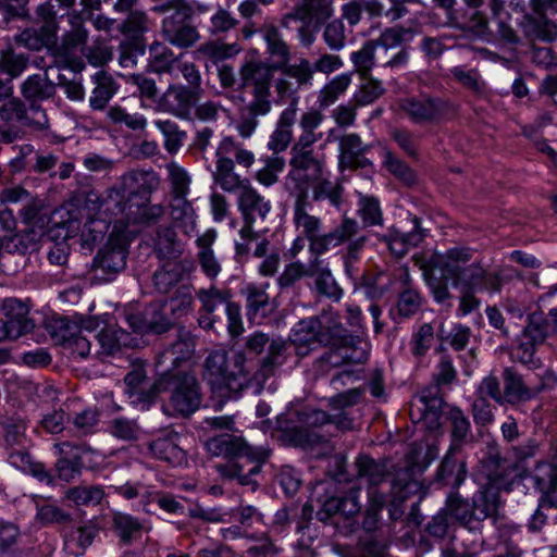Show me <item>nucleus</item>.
Returning a JSON list of instances; mask_svg holds the SVG:
<instances>
[{
    "label": "nucleus",
    "instance_id": "09e8293b",
    "mask_svg": "<svg viewBox=\"0 0 557 557\" xmlns=\"http://www.w3.org/2000/svg\"><path fill=\"white\" fill-rule=\"evenodd\" d=\"M412 223V231L406 234L395 232L388 238L385 237L391 252L399 258L407 252L409 247H416L424 237V231L421 228L419 218L414 216Z\"/></svg>",
    "mask_w": 557,
    "mask_h": 557
},
{
    "label": "nucleus",
    "instance_id": "bf43d9fd",
    "mask_svg": "<svg viewBox=\"0 0 557 557\" xmlns=\"http://www.w3.org/2000/svg\"><path fill=\"white\" fill-rule=\"evenodd\" d=\"M107 117L114 125H124L132 131H144L147 119L139 113H129L120 104L110 106L107 109Z\"/></svg>",
    "mask_w": 557,
    "mask_h": 557
},
{
    "label": "nucleus",
    "instance_id": "c85d7f7f",
    "mask_svg": "<svg viewBox=\"0 0 557 557\" xmlns=\"http://www.w3.org/2000/svg\"><path fill=\"white\" fill-rule=\"evenodd\" d=\"M160 178L153 171L136 170L122 176L121 185L117 187L124 196L139 198H151V194L159 188Z\"/></svg>",
    "mask_w": 557,
    "mask_h": 557
},
{
    "label": "nucleus",
    "instance_id": "6ab92c4d",
    "mask_svg": "<svg viewBox=\"0 0 557 557\" xmlns=\"http://www.w3.org/2000/svg\"><path fill=\"white\" fill-rule=\"evenodd\" d=\"M468 253L460 249H450L445 259L440 261L442 276L450 277L456 284H463L469 288H479L485 277V270L478 263L466 268L460 267L459 261H467Z\"/></svg>",
    "mask_w": 557,
    "mask_h": 557
},
{
    "label": "nucleus",
    "instance_id": "e2e57ef3",
    "mask_svg": "<svg viewBox=\"0 0 557 557\" xmlns=\"http://www.w3.org/2000/svg\"><path fill=\"white\" fill-rule=\"evenodd\" d=\"M351 62L356 71L367 78L373 67H377L375 41L368 40L361 49L351 53Z\"/></svg>",
    "mask_w": 557,
    "mask_h": 557
},
{
    "label": "nucleus",
    "instance_id": "4d7b16f0",
    "mask_svg": "<svg viewBox=\"0 0 557 557\" xmlns=\"http://www.w3.org/2000/svg\"><path fill=\"white\" fill-rule=\"evenodd\" d=\"M195 351V343L190 336L178 338L170 348L165 349L160 358L162 362H170L174 368L191 359Z\"/></svg>",
    "mask_w": 557,
    "mask_h": 557
},
{
    "label": "nucleus",
    "instance_id": "39448f33",
    "mask_svg": "<svg viewBox=\"0 0 557 557\" xmlns=\"http://www.w3.org/2000/svg\"><path fill=\"white\" fill-rule=\"evenodd\" d=\"M433 2L448 12L453 27L481 39L491 34L490 20L499 18L506 3L505 0H461V5L456 8V0Z\"/></svg>",
    "mask_w": 557,
    "mask_h": 557
},
{
    "label": "nucleus",
    "instance_id": "f8f14e48",
    "mask_svg": "<svg viewBox=\"0 0 557 557\" xmlns=\"http://www.w3.org/2000/svg\"><path fill=\"white\" fill-rule=\"evenodd\" d=\"M529 323L523 329L522 339L515 350V358L529 369H539L541 360L535 357V346L554 333L557 322L552 323L545 315H528Z\"/></svg>",
    "mask_w": 557,
    "mask_h": 557
},
{
    "label": "nucleus",
    "instance_id": "052dcab7",
    "mask_svg": "<svg viewBox=\"0 0 557 557\" xmlns=\"http://www.w3.org/2000/svg\"><path fill=\"white\" fill-rule=\"evenodd\" d=\"M104 492L97 485H78L65 492V498L76 506H96L103 499Z\"/></svg>",
    "mask_w": 557,
    "mask_h": 557
},
{
    "label": "nucleus",
    "instance_id": "b1692460",
    "mask_svg": "<svg viewBox=\"0 0 557 557\" xmlns=\"http://www.w3.org/2000/svg\"><path fill=\"white\" fill-rule=\"evenodd\" d=\"M126 197L122 201L120 214L128 223L140 226H152L164 215L165 209L162 205H152L148 198Z\"/></svg>",
    "mask_w": 557,
    "mask_h": 557
},
{
    "label": "nucleus",
    "instance_id": "338daca9",
    "mask_svg": "<svg viewBox=\"0 0 557 557\" xmlns=\"http://www.w3.org/2000/svg\"><path fill=\"white\" fill-rule=\"evenodd\" d=\"M55 36L44 34V29L25 28L15 36V44L33 51H39L54 41Z\"/></svg>",
    "mask_w": 557,
    "mask_h": 557
},
{
    "label": "nucleus",
    "instance_id": "9d476101",
    "mask_svg": "<svg viewBox=\"0 0 557 557\" xmlns=\"http://www.w3.org/2000/svg\"><path fill=\"white\" fill-rule=\"evenodd\" d=\"M312 416L313 409L311 405L300 400L292 403L287 411L281 414L277 420L283 441L294 447H310L313 425Z\"/></svg>",
    "mask_w": 557,
    "mask_h": 557
},
{
    "label": "nucleus",
    "instance_id": "2eb2a0df",
    "mask_svg": "<svg viewBox=\"0 0 557 557\" xmlns=\"http://www.w3.org/2000/svg\"><path fill=\"white\" fill-rule=\"evenodd\" d=\"M191 20L193 10L190 5L163 17L160 29L163 40L180 49H188L195 46L200 39V34Z\"/></svg>",
    "mask_w": 557,
    "mask_h": 557
},
{
    "label": "nucleus",
    "instance_id": "72a5a7b5",
    "mask_svg": "<svg viewBox=\"0 0 557 557\" xmlns=\"http://www.w3.org/2000/svg\"><path fill=\"white\" fill-rule=\"evenodd\" d=\"M459 453L460 451L450 453V449L446 451L435 474L436 484L458 488L465 482L467 475L466 462L457 458Z\"/></svg>",
    "mask_w": 557,
    "mask_h": 557
},
{
    "label": "nucleus",
    "instance_id": "6e6552de",
    "mask_svg": "<svg viewBox=\"0 0 557 557\" xmlns=\"http://www.w3.org/2000/svg\"><path fill=\"white\" fill-rule=\"evenodd\" d=\"M456 379V370L448 358H442L435 376L436 385L423 388L411 405V418L417 416L418 421L430 430L441 426V417L444 400L440 395L438 386L449 384Z\"/></svg>",
    "mask_w": 557,
    "mask_h": 557
},
{
    "label": "nucleus",
    "instance_id": "dca6fc26",
    "mask_svg": "<svg viewBox=\"0 0 557 557\" xmlns=\"http://www.w3.org/2000/svg\"><path fill=\"white\" fill-rule=\"evenodd\" d=\"M45 327L55 344H72L76 335L96 332L98 315H46Z\"/></svg>",
    "mask_w": 557,
    "mask_h": 557
},
{
    "label": "nucleus",
    "instance_id": "bb28decb",
    "mask_svg": "<svg viewBox=\"0 0 557 557\" xmlns=\"http://www.w3.org/2000/svg\"><path fill=\"white\" fill-rule=\"evenodd\" d=\"M310 207V202L295 201L294 220L299 235L288 252L285 253V257L289 259H297L306 246L310 257H313V218L308 212Z\"/></svg>",
    "mask_w": 557,
    "mask_h": 557
},
{
    "label": "nucleus",
    "instance_id": "2f4dec72",
    "mask_svg": "<svg viewBox=\"0 0 557 557\" xmlns=\"http://www.w3.org/2000/svg\"><path fill=\"white\" fill-rule=\"evenodd\" d=\"M294 7L281 18V25L289 27L292 21L299 22L298 37L305 46H310L313 36V0H292Z\"/></svg>",
    "mask_w": 557,
    "mask_h": 557
},
{
    "label": "nucleus",
    "instance_id": "7c9ffc66",
    "mask_svg": "<svg viewBox=\"0 0 557 557\" xmlns=\"http://www.w3.org/2000/svg\"><path fill=\"white\" fill-rule=\"evenodd\" d=\"M181 435L174 430H164L161 436L148 445L150 453L160 460L172 466H180L186 460V454L180 446Z\"/></svg>",
    "mask_w": 557,
    "mask_h": 557
},
{
    "label": "nucleus",
    "instance_id": "603ef678",
    "mask_svg": "<svg viewBox=\"0 0 557 557\" xmlns=\"http://www.w3.org/2000/svg\"><path fill=\"white\" fill-rule=\"evenodd\" d=\"M70 23L72 25L71 30L64 34L62 39V47L66 53H72L77 50L83 52V48L86 47L88 38V30L84 27L81 18V14L73 12L70 15Z\"/></svg>",
    "mask_w": 557,
    "mask_h": 557
},
{
    "label": "nucleus",
    "instance_id": "a19ab883",
    "mask_svg": "<svg viewBox=\"0 0 557 557\" xmlns=\"http://www.w3.org/2000/svg\"><path fill=\"white\" fill-rule=\"evenodd\" d=\"M339 148V165L342 168L358 169L370 164V161L363 156L366 147L358 135L348 134L343 136Z\"/></svg>",
    "mask_w": 557,
    "mask_h": 557
},
{
    "label": "nucleus",
    "instance_id": "5701e85b",
    "mask_svg": "<svg viewBox=\"0 0 557 557\" xmlns=\"http://www.w3.org/2000/svg\"><path fill=\"white\" fill-rule=\"evenodd\" d=\"M28 54L16 52L11 47L0 50V74L7 75V77L0 78L1 103L14 98L13 79L20 77L28 67Z\"/></svg>",
    "mask_w": 557,
    "mask_h": 557
},
{
    "label": "nucleus",
    "instance_id": "9b49d317",
    "mask_svg": "<svg viewBox=\"0 0 557 557\" xmlns=\"http://www.w3.org/2000/svg\"><path fill=\"white\" fill-rule=\"evenodd\" d=\"M401 112L414 124H436L455 112L453 103L442 97L421 95L399 101Z\"/></svg>",
    "mask_w": 557,
    "mask_h": 557
},
{
    "label": "nucleus",
    "instance_id": "a211bd4d",
    "mask_svg": "<svg viewBox=\"0 0 557 557\" xmlns=\"http://www.w3.org/2000/svg\"><path fill=\"white\" fill-rule=\"evenodd\" d=\"M374 41L377 67L394 71L408 63L409 48L404 44L401 32L387 28Z\"/></svg>",
    "mask_w": 557,
    "mask_h": 557
},
{
    "label": "nucleus",
    "instance_id": "0e129e2a",
    "mask_svg": "<svg viewBox=\"0 0 557 557\" xmlns=\"http://www.w3.org/2000/svg\"><path fill=\"white\" fill-rule=\"evenodd\" d=\"M453 77L465 88L476 96L485 92L486 85L475 69L467 70L463 66H455L450 70Z\"/></svg>",
    "mask_w": 557,
    "mask_h": 557
},
{
    "label": "nucleus",
    "instance_id": "774afa93",
    "mask_svg": "<svg viewBox=\"0 0 557 557\" xmlns=\"http://www.w3.org/2000/svg\"><path fill=\"white\" fill-rule=\"evenodd\" d=\"M240 50L237 44L207 42L199 48V52L215 65L222 64L223 61L238 54Z\"/></svg>",
    "mask_w": 557,
    "mask_h": 557
},
{
    "label": "nucleus",
    "instance_id": "e433bc0d",
    "mask_svg": "<svg viewBox=\"0 0 557 557\" xmlns=\"http://www.w3.org/2000/svg\"><path fill=\"white\" fill-rule=\"evenodd\" d=\"M504 405H517L532 399L535 396L533 388L525 385L522 376L512 368L503 371Z\"/></svg>",
    "mask_w": 557,
    "mask_h": 557
},
{
    "label": "nucleus",
    "instance_id": "f257e3e1",
    "mask_svg": "<svg viewBox=\"0 0 557 557\" xmlns=\"http://www.w3.org/2000/svg\"><path fill=\"white\" fill-rule=\"evenodd\" d=\"M247 350H214L205 362V375L212 388L226 396L225 392L238 393L253 384L261 389L263 384L287 360L289 345L282 338L269 337L260 332L246 343Z\"/></svg>",
    "mask_w": 557,
    "mask_h": 557
},
{
    "label": "nucleus",
    "instance_id": "a878e982",
    "mask_svg": "<svg viewBox=\"0 0 557 557\" xmlns=\"http://www.w3.org/2000/svg\"><path fill=\"white\" fill-rule=\"evenodd\" d=\"M356 468L358 479L368 484V497H370V492L373 490L389 494V487L393 481L391 483L386 481L388 471L385 463L379 462L367 455H360L356 459ZM394 482L398 483V481L395 480ZM399 484L405 492L406 485L400 482Z\"/></svg>",
    "mask_w": 557,
    "mask_h": 557
},
{
    "label": "nucleus",
    "instance_id": "4c0bfd02",
    "mask_svg": "<svg viewBox=\"0 0 557 557\" xmlns=\"http://www.w3.org/2000/svg\"><path fill=\"white\" fill-rule=\"evenodd\" d=\"M124 196L117 187L110 188L107 197L102 198L98 193H87L85 203L88 211H95V216L104 214L117 216L121 212Z\"/></svg>",
    "mask_w": 557,
    "mask_h": 557
},
{
    "label": "nucleus",
    "instance_id": "f3484780",
    "mask_svg": "<svg viewBox=\"0 0 557 557\" xmlns=\"http://www.w3.org/2000/svg\"><path fill=\"white\" fill-rule=\"evenodd\" d=\"M202 95L182 84H170L159 97L156 111L169 113L177 119L194 120V109Z\"/></svg>",
    "mask_w": 557,
    "mask_h": 557
},
{
    "label": "nucleus",
    "instance_id": "680f3d73",
    "mask_svg": "<svg viewBox=\"0 0 557 557\" xmlns=\"http://www.w3.org/2000/svg\"><path fill=\"white\" fill-rule=\"evenodd\" d=\"M311 275H313V258L309 257L307 262L296 259L285 267L277 283L282 288H286L293 286L300 278Z\"/></svg>",
    "mask_w": 557,
    "mask_h": 557
},
{
    "label": "nucleus",
    "instance_id": "37998d69",
    "mask_svg": "<svg viewBox=\"0 0 557 557\" xmlns=\"http://www.w3.org/2000/svg\"><path fill=\"white\" fill-rule=\"evenodd\" d=\"M447 420L450 423V445L451 451H461L465 444L470 442L471 424L463 411L457 407H453L447 412Z\"/></svg>",
    "mask_w": 557,
    "mask_h": 557
},
{
    "label": "nucleus",
    "instance_id": "5fc2aeb1",
    "mask_svg": "<svg viewBox=\"0 0 557 557\" xmlns=\"http://www.w3.org/2000/svg\"><path fill=\"white\" fill-rule=\"evenodd\" d=\"M290 342L295 346V351L299 357H305L311 351L313 343V317H308L299 321L292 330Z\"/></svg>",
    "mask_w": 557,
    "mask_h": 557
},
{
    "label": "nucleus",
    "instance_id": "cd10ccee",
    "mask_svg": "<svg viewBox=\"0 0 557 557\" xmlns=\"http://www.w3.org/2000/svg\"><path fill=\"white\" fill-rule=\"evenodd\" d=\"M99 332L97 338L102 354L113 356L123 348H133L138 345L136 337L110 320L99 318Z\"/></svg>",
    "mask_w": 557,
    "mask_h": 557
},
{
    "label": "nucleus",
    "instance_id": "de8ad7c7",
    "mask_svg": "<svg viewBox=\"0 0 557 557\" xmlns=\"http://www.w3.org/2000/svg\"><path fill=\"white\" fill-rule=\"evenodd\" d=\"M359 225L355 219L344 216L342 224L333 232L321 237L315 236V255L322 253L330 246H338L351 238L358 231Z\"/></svg>",
    "mask_w": 557,
    "mask_h": 557
},
{
    "label": "nucleus",
    "instance_id": "c03bdc74",
    "mask_svg": "<svg viewBox=\"0 0 557 557\" xmlns=\"http://www.w3.org/2000/svg\"><path fill=\"white\" fill-rule=\"evenodd\" d=\"M178 57L165 45V42L153 41L149 46L148 70L154 74H170L175 69Z\"/></svg>",
    "mask_w": 557,
    "mask_h": 557
},
{
    "label": "nucleus",
    "instance_id": "3c124183",
    "mask_svg": "<svg viewBox=\"0 0 557 557\" xmlns=\"http://www.w3.org/2000/svg\"><path fill=\"white\" fill-rule=\"evenodd\" d=\"M127 16L120 25V32L128 38L138 40L150 29V18L146 11L135 10L126 12Z\"/></svg>",
    "mask_w": 557,
    "mask_h": 557
},
{
    "label": "nucleus",
    "instance_id": "13d9d810",
    "mask_svg": "<svg viewBox=\"0 0 557 557\" xmlns=\"http://www.w3.org/2000/svg\"><path fill=\"white\" fill-rule=\"evenodd\" d=\"M156 127L164 136V148L170 154H175L187 138V133L180 128L178 124L172 120H157Z\"/></svg>",
    "mask_w": 557,
    "mask_h": 557
},
{
    "label": "nucleus",
    "instance_id": "4be33fe9",
    "mask_svg": "<svg viewBox=\"0 0 557 557\" xmlns=\"http://www.w3.org/2000/svg\"><path fill=\"white\" fill-rule=\"evenodd\" d=\"M406 498V492L403 491V486L397 482L391 484L389 494L376 490L370 492V497H368L369 506L362 522L363 529L367 531L375 529L379 513L388 502H391L389 515L393 519H396L401 513V511L397 509V506Z\"/></svg>",
    "mask_w": 557,
    "mask_h": 557
},
{
    "label": "nucleus",
    "instance_id": "393cba45",
    "mask_svg": "<svg viewBox=\"0 0 557 557\" xmlns=\"http://www.w3.org/2000/svg\"><path fill=\"white\" fill-rule=\"evenodd\" d=\"M553 461L537 462L532 474L534 486L541 492L544 503L557 507V441L550 446Z\"/></svg>",
    "mask_w": 557,
    "mask_h": 557
},
{
    "label": "nucleus",
    "instance_id": "473e14b6",
    "mask_svg": "<svg viewBox=\"0 0 557 557\" xmlns=\"http://www.w3.org/2000/svg\"><path fill=\"white\" fill-rule=\"evenodd\" d=\"M359 487H351L343 496H332L324 500L321 510L318 512L319 519L324 521L333 516L349 518L360 511Z\"/></svg>",
    "mask_w": 557,
    "mask_h": 557
},
{
    "label": "nucleus",
    "instance_id": "58836bf2",
    "mask_svg": "<svg viewBox=\"0 0 557 557\" xmlns=\"http://www.w3.org/2000/svg\"><path fill=\"white\" fill-rule=\"evenodd\" d=\"M197 296L202 304V309L207 313L214 311L239 313L240 306L232 300V294L228 289H219L216 287L200 289Z\"/></svg>",
    "mask_w": 557,
    "mask_h": 557
},
{
    "label": "nucleus",
    "instance_id": "ea45409f",
    "mask_svg": "<svg viewBox=\"0 0 557 557\" xmlns=\"http://www.w3.org/2000/svg\"><path fill=\"white\" fill-rule=\"evenodd\" d=\"M95 87L89 98V106L92 110L102 111L108 109L109 101L119 90V85L114 78L104 71H98L92 76Z\"/></svg>",
    "mask_w": 557,
    "mask_h": 557
},
{
    "label": "nucleus",
    "instance_id": "f03ea898",
    "mask_svg": "<svg viewBox=\"0 0 557 557\" xmlns=\"http://www.w3.org/2000/svg\"><path fill=\"white\" fill-rule=\"evenodd\" d=\"M206 449L212 457H223L225 462L218 463L215 469L221 478L236 481L243 486L255 490L258 482L255 476L261 472L263 465L271 456L268 445H250L242 436L223 433L209 438Z\"/></svg>",
    "mask_w": 557,
    "mask_h": 557
},
{
    "label": "nucleus",
    "instance_id": "aec40b11",
    "mask_svg": "<svg viewBox=\"0 0 557 557\" xmlns=\"http://www.w3.org/2000/svg\"><path fill=\"white\" fill-rule=\"evenodd\" d=\"M172 394L170 405L182 416H189L201 405L200 386L196 377L189 373H178L170 382Z\"/></svg>",
    "mask_w": 557,
    "mask_h": 557
},
{
    "label": "nucleus",
    "instance_id": "4468645a",
    "mask_svg": "<svg viewBox=\"0 0 557 557\" xmlns=\"http://www.w3.org/2000/svg\"><path fill=\"white\" fill-rule=\"evenodd\" d=\"M238 209L244 219L239 234L245 240H257L260 232L253 228L258 222L264 221L271 210L269 200H265L250 184L240 183Z\"/></svg>",
    "mask_w": 557,
    "mask_h": 557
},
{
    "label": "nucleus",
    "instance_id": "0eeeda50",
    "mask_svg": "<svg viewBox=\"0 0 557 557\" xmlns=\"http://www.w3.org/2000/svg\"><path fill=\"white\" fill-rule=\"evenodd\" d=\"M301 127L304 134L292 148L289 177L294 183L296 201L310 202L308 191L313 185V177L309 171L313 168V112L302 115Z\"/></svg>",
    "mask_w": 557,
    "mask_h": 557
},
{
    "label": "nucleus",
    "instance_id": "8fccbe9b",
    "mask_svg": "<svg viewBox=\"0 0 557 557\" xmlns=\"http://www.w3.org/2000/svg\"><path fill=\"white\" fill-rule=\"evenodd\" d=\"M343 187L337 181L323 177L322 169L315 161V201L329 200L332 206L338 208L342 202Z\"/></svg>",
    "mask_w": 557,
    "mask_h": 557
},
{
    "label": "nucleus",
    "instance_id": "69168bd1",
    "mask_svg": "<svg viewBox=\"0 0 557 557\" xmlns=\"http://www.w3.org/2000/svg\"><path fill=\"white\" fill-rule=\"evenodd\" d=\"M358 214L364 227L383 225V212L379 200L374 197L363 196L359 199Z\"/></svg>",
    "mask_w": 557,
    "mask_h": 557
},
{
    "label": "nucleus",
    "instance_id": "7ed1b4c3",
    "mask_svg": "<svg viewBox=\"0 0 557 557\" xmlns=\"http://www.w3.org/2000/svg\"><path fill=\"white\" fill-rule=\"evenodd\" d=\"M276 70L257 59H245L238 67L240 108L237 131L244 138L250 137L259 124L258 119L271 111V85Z\"/></svg>",
    "mask_w": 557,
    "mask_h": 557
},
{
    "label": "nucleus",
    "instance_id": "a18cd8bd",
    "mask_svg": "<svg viewBox=\"0 0 557 557\" xmlns=\"http://www.w3.org/2000/svg\"><path fill=\"white\" fill-rule=\"evenodd\" d=\"M73 449L77 448L69 442L54 445V450L60 456L55 462L58 476L65 482H70L81 474V458L76 454L69 457Z\"/></svg>",
    "mask_w": 557,
    "mask_h": 557
},
{
    "label": "nucleus",
    "instance_id": "f704fd0d",
    "mask_svg": "<svg viewBox=\"0 0 557 557\" xmlns=\"http://www.w3.org/2000/svg\"><path fill=\"white\" fill-rule=\"evenodd\" d=\"M520 27L530 41L550 44L557 39V24L546 15L525 14L520 22Z\"/></svg>",
    "mask_w": 557,
    "mask_h": 557
},
{
    "label": "nucleus",
    "instance_id": "423d86ee",
    "mask_svg": "<svg viewBox=\"0 0 557 557\" xmlns=\"http://www.w3.org/2000/svg\"><path fill=\"white\" fill-rule=\"evenodd\" d=\"M315 343L330 347L319 360L335 368L364 363L370 354V344L360 334H352L338 323L315 331Z\"/></svg>",
    "mask_w": 557,
    "mask_h": 557
},
{
    "label": "nucleus",
    "instance_id": "ddd939ff",
    "mask_svg": "<svg viewBox=\"0 0 557 557\" xmlns=\"http://www.w3.org/2000/svg\"><path fill=\"white\" fill-rule=\"evenodd\" d=\"M128 238L124 232L113 230L106 245L99 249L92 261V271L101 273L103 280L109 281L112 276L123 271L126 267L128 255Z\"/></svg>",
    "mask_w": 557,
    "mask_h": 557
},
{
    "label": "nucleus",
    "instance_id": "1a4fd4ad",
    "mask_svg": "<svg viewBox=\"0 0 557 557\" xmlns=\"http://www.w3.org/2000/svg\"><path fill=\"white\" fill-rule=\"evenodd\" d=\"M234 156L238 165L249 168L255 162V156L243 147L233 137H224L215 149L216 166L213 174L214 182L225 191L233 193L243 183L234 172Z\"/></svg>",
    "mask_w": 557,
    "mask_h": 557
},
{
    "label": "nucleus",
    "instance_id": "79ce46f5",
    "mask_svg": "<svg viewBox=\"0 0 557 557\" xmlns=\"http://www.w3.org/2000/svg\"><path fill=\"white\" fill-rule=\"evenodd\" d=\"M262 37L267 44V51L273 59L275 69L280 70L285 66L289 60V48L282 37L277 26L274 24H265L260 29Z\"/></svg>",
    "mask_w": 557,
    "mask_h": 557
},
{
    "label": "nucleus",
    "instance_id": "412c9836",
    "mask_svg": "<svg viewBox=\"0 0 557 557\" xmlns=\"http://www.w3.org/2000/svg\"><path fill=\"white\" fill-rule=\"evenodd\" d=\"M0 120L7 125L16 123L36 129H44L48 124L47 114L41 107L27 106L17 97L0 104Z\"/></svg>",
    "mask_w": 557,
    "mask_h": 557
},
{
    "label": "nucleus",
    "instance_id": "c756f323",
    "mask_svg": "<svg viewBox=\"0 0 557 557\" xmlns=\"http://www.w3.org/2000/svg\"><path fill=\"white\" fill-rule=\"evenodd\" d=\"M110 524L119 543L125 546L133 545L140 541L143 534L149 530L137 517L123 511H113L111 513Z\"/></svg>",
    "mask_w": 557,
    "mask_h": 557
},
{
    "label": "nucleus",
    "instance_id": "20e7f679",
    "mask_svg": "<svg viewBox=\"0 0 557 557\" xmlns=\"http://www.w3.org/2000/svg\"><path fill=\"white\" fill-rule=\"evenodd\" d=\"M498 509V495L490 488L475 492L471 502L463 499L458 493H450L446 499L445 510L435 515L426 525L430 535L443 539L447 535L453 517L471 532L480 531L485 519L493 517Z\"/></svg>",
    "mask_w": 557,
    "mask_h": 557
},
{
    "label": "nucleus",
    "instance_id": "49530a36",
    "mask_svg": "<svg viewBox=\"0 0 557 557\" xmlns=\"http://www.w3.org/2000/svg\"><path fill=\"white\" fill-rule=\"evenodd\" d=\"M133 333L140 335L162 334L173 326L168 315H123Z\"/></svg>",
    "mask_w": 557,
    "mask_h": 557
},
{
    "label": "nucleus",
    "instance_id": "c9c22d12",
    "mask_svg": "<svg viewBox=\"0 0 557 557\" xmlns=\"http://www.w3.org/2000/svg\"><path fill=\"white\" fill-rule=\"evenodd\" d=\"M21 95L29 103L28 106L41 107V101L54 97L55 85L47 74H33L22 83Z\"/></svg>",
    "mask_w": 557,
    "mask_h": 557
},
{
    "label": "nucleus",
    "instance_id": "6e6d98bb",
    "mask_svg": "<svg viewBox=\"0 0 557 557\" xmlns=\"http://www.w3.org/2000/svg\"><path fill=\"white\" fill-rule=\"evenodd\" d=\"M110 220L106 216H89L81 233L82 247L92 249L108 232Z\"/></svg>",
    "mask_w": 557,
    "mask_h": 557
},
{
    "label": "nucleus",
    "instance_id": "864d4df0",
    "mask_svg": "<svg viewBox=\"0 0 557 557\" xmlns=\"http://www.w3.org/2000/svg\"><path fill=\"white\" fill-rule=\"evenodd\" d=\"M364 12L369 17H387L391 22L400 18L406 8L400 0H368L364 1Z\"/></svg>",
    "mask_w": 557,
    "mask_h": 557
}]
</instances>
